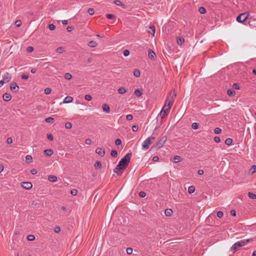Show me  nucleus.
<instances>
[{"mask_svg":"<svg viewBox=\"0 0 256 256\" xmlns=\"http://www.w3.org/2000/svg\"><path fill=\"white\" fill-rule=\"evenodd\" d=\"M244 246H245L244 240H240L238 242H236L231 247V250L233 252H234L238 250V248L242 247Z\"/></svg>","mask_w":256,"mask_h":256,"instance_id":"obj_6","label":"nucleus"},{"mask_svg":"<svg viewBox=\"0 0 256 256\" xmlns=\"http://www.w3.org/2000/svg\"><path fill=\"white\" fill-rule=\"evenodd\" d=\"M72 127V124L70 122H67L65 124V128L67 129H70Z\"/></svg>","mask_w":256,"mask_h":256,"instance_id":"obj_39","label":"nucleus"},{"mask_svg":"<svg viewBox=\"0 0 256 256\" xmlns=\"http://www.w3.org/2000/svg\"><path fill=\"white\" fill-rule=\"evenodd\" d=\"M232 142H233V140L232 138H228L225 140V144L227 146H230L232 144Z\"/></svg>","mask_w":256,"mask_h":256,"instance_id":"obj_28","label":"nucleus"},{"mask_svg":"<svg viewBox=\"0 0 256 256\" xmlns=\"http://www.w3.org/2000/svg\"><path fill=\"white\" fill-rule=\"evenodd\" d=\"M46 137L49 140L52 141L54 140V136L52 134H47Z\"/></svg>","mask_w":256,"mask_h":256,"instance_id":"obj_40","label":"nucleus"},{"mask_svg":"<svg viewBox=\"0 0 256 256\" xmlns=\"http://www.w3.org/2000/svg\"><path fill=\"white\" fill-rule=\"evenodd\" d=\"M195 190H196V188H195L194 186H191L188 188V192L189 194H192L194 192Z\"/></svg>","mask_w":256,"mask_h":256,"instance_id":"obj_23","label":"nucleus"},{"mask_svg":"<svg viewBox=\"0 0 256 256\" xmlns=\"http://www.w3.org/2000/svg\"><path fill=\"white\" fill-rule=\"evenodd\" d=\"M84 98L88 101H90L92 99V96L90 94H86L84 96Z\"/></svg>","mask_w":256,"mask_h":256,"instance_id":"obj_48","label":"nucleus"},{"mask_svg":"<svg viewBox=\"0 0 256 256\" xmlns=\"http://www.w3.org/2000/svg\"><path fill=\"white\" fill-rule=\"evenodd\" d=\"M32 156L30 155H27L26 156V161L28 162V163H30L32 162Z\"/></svg>","mask_w":256,"mask_h":256,"instance_id":"obj_31","label":"nucleus"},{"mask_svg":"<svg viewBox=\"0 0 256 256\" xmlns=\"http://www.w3.org/2000/svg\"><path fill=\"white\" fill-rule=\"evenodd\" d=\"M123 54L124 56H127L130 54V51L128 50H126L123 52Z\"/></svg>","mask_w":256,"mask_h":256,"instance_id":"obj_55","label":"nucleus"},{"mask_svg":"<svg viewBox=\"0 0 256 256\" xmlns=\"http://www.w3.org/2000/svg\"><path fill=\"white\" fill-rule=\"evenodd\" d=\"M248 12H244L242 14H239L236 17V20L237 22H239L244 24V22L246 20L247 18H248Z\"/></svg>","mask_w":256,"mask_h":256,"instance_id":"obj_5","label":"nucleus"},{"mask_svg":"<svg viewBox=\"0 0 256 256\" xmlns=\"http://www.w3.org/2000/svg\"><path fill=\"white\" fill-rule=\"evenodd\" d=\"M164 212L166 216H170L172 215L173 212L170 208H167L165 210Z\"/></svg>","mask_w":256,"mask_h":256,"instance_id":"obj_20","label":"nucleus"},{"mask_svg":"<svg viewBox=\"0 0 256 256\" xmlns=\"http://www.w3.org/2000/svg\"><path fill=\"white\" fill-rule=\"evenodd\" d=\"M134 94L136 96L140 97L142 95V90H140V89H136L134 90Z\"/></svg>","mask_w":256,"mask_h":256,"instance_id":"obj_22","label":"nucleus"},{"mask_svg":"<svg viewBox=\"0 0 256 256\" xmlns=\"http://www.w3.org/2000/svg\"><path fill=\"white\" fill-rule=\"evenodd\" d=\"M224 215L223 212L222 211H218L217 212L216 216L218 218H221Z\"/></svg>","mask_w":256,"mask_h":256,"instance_id":"obj_52","label":"nucleus"},{"mask_svg":"<svg viewBox=\"0 0 256 256\" xmlns=\"http://www.w3.org/2000/svg\"><path fill=\"white\" fill-rule=\"evenodd\" d=\"M35 239V237L34 235L30 234L27 236V240L29 241L34 240Z\"/></svg>","mask_w":256,"mask_h":256,"instance_id":"obj_41","label":"nucleus"},{"mask_svg":"<svg viewBox=\"0 0 256 256\" xmlns=\"http://www.w3.org/2000/svg\"><path fill=\"white\" fill-rule=\"evenodd\" d=\"M167 140V136H162L160 140L153 146L154 148L158 150L162 148L165 144Z\"/></svg>","mask_w":256,"mask_h":256,"instance_id":"obj_4","label":"nucleus"},{"mask_svg":"<svg viewBox=\"0 0 256 256\" xmlns=\"http://www.w3.org/2000/svg\"><path fill=\"white\" fill-rule=\"evenodd\" d=\"M106 18L110 20H112L115 17V16L112 14H106Z\"/></svg>","mask_w":256,"mask_h":256,"instance_id":"obj_49","label":"nucleus"},{"mask_svg":"<svg viewBox=\"0 0 256 256\" xmlns=\"http://www.w3.org/2000/svg\"><path fill=\"white\" fill-rule=\"evenodd\" d=\"M255 238H256L254 237V238H251L247 240H244V245L246 246L248 243L252 242Z\"/></svg>","mask_w":256,"mask_h":256,"instance_id":"obj_34","label":"nucleus"},{"mask_svg":"<svg viewBox=\"0 0 256 256\" xmlns=\"http://www.w3.org/2000/svg\"><path fill=\"white\" fill-rule=\"evenodd\" d=\"M232 89L234 90H240V87L237 83H234L232 86Z\"/></svg>","mask_w":256,"mask_h":256,"instance_id":"obj_42","label":"nucleus"},{"mask_svg":"<svg viewBox=\"0 0 256 256\" xmlns=\"http://www.w3.org/2000/svg\"><path fill=\"white\" fill-rule=\"evenodd\" d=\"M110 154L112 157L116 158L118 156V152L116 150H112Z\"/></svg>","mask_w":256,"mask_h":256,"instance_id":"obj_30","label":"nucleus"},{"mask_svg":"<svg viewBox=\"0 0 256 256\" xmlns=\"http://www.w3.org/2000/svg\"><path fill=\"white\" fill-rule=\"evenodd\" d=\"M182 160L181 156H175L174 158V162L175 163L180 162Z\"/></svg>","mask_w":256,"mask_h":256,"instance_id":"obj_21","label":"nucleus"},{"mask_svg":"<svg viewBox=\"0 0 256 256\" xmlns=\"http://www.w3.org/2000/svg\"><path fill=\"white\" fill-rule=\"evenodd\" d=\"M51 92H52V90L50 88H46L44 90V94H50Z\"/></svg>","mask_w":256,"mask_h":256,"instance_id":"obj_47","label":"nucleus"},{"mask_svg":"<svg viewBox=\"0 0 256 256\" xmlns=\"http://www.w3.org/2000/svg\"><path fill=\"white\" fill-rule=\"evenodd\" d=\"M172 94V91L170 92L169 96L167 97L165 102V104L160 112L162 118H164L168 114L170 108L173 104L174 99L176 96V94L174 90L172 96H171Z\"/></svg>","mask_w":256,"mask_h":256,"instance_id":"obj_2","label":"nucleus"},{"mask_svg":"<svg viewBox=\"0 0 256 256\" xmlns=\"http://www.w3.org/2000/svg\"><path fill=\"white\" fill-rule=\"evenodd\" d=\"M214 140L216 143H219L220 142V138L218 136H215L214 138Z\"/></svg>","mask_w":256,"mask_h":256,"instance_id":"obj_60","label":"nucleus"},{"mask_svg":"<svg viewBox=\"0 0 256 256\" xmlns=\"http://www.w3.org/2000/svg\"><path fill=\"white\" fill-rule=\"evenodd\" d=\"M10 90L12 92H16L19 90V86L14 82H12L10 84Z\"/></svg>","mask_w":256,"mask_h":256,"instance_id":"obj_7","label":"nucleus"},{"mask_svg":"<svg viewBox=\"0 0 256 256\" xmlns=\"http://www.w3.org/2000/svg\"><path fill=\"white\" fill-rule=\"evenodd\" d=\"M78 190L76 189H72L71 192L70 194L73 196H76L77 194Z\"/></svg>","mask_w":256,"mask_h":256,"instance_id":"obj_56","label":"nucleus"},{"mask_svg":"<svg viewBox=\"0 0 256 256\" xmlns=\"http://www.w3.org/2000/svg\"><path fill=\"white\" fill-rule=\"evenodd\" d=\"M96 152L100 156H104L105 154V150L102 148H98L96 150Z\"/></svg>","mask_w":256,"mask_h":256,"instance_id":"obj_8","label":"nucleus"},{"mask_svg":"<svg viewBox=\"0 0 256 256\" xmlns=\"http://www.w3.org/2000/svg\"><path fill=\"white\" fill-rule=\"evenodd\" d=\"M148 56L151 60H154L156 54L152 50L149 49L148 50Z\"/></svg>","mask_w":256,"mask_h":256,"instance_id":"obj_11","label":"nucleus"},{"mask_svg":"<svg viewBox=\"0 0 256 256\" xmlns=\"http://www.w3.org/2000/svg\"><path fill=\"white\" fill-rule=\"evenodd\" d=\"M177 43L179 45H182L184 42V39L182 36H178L176 38Z\"/></svg>","mask_w":256,"mask_h":256,"instance_id":"obj_16","label":"nucleus"},{"mask_svg":"<svg viewBox=\"0 0 256 256\" xmlns=\"http://www.w3.org/2000/svg\"><path fill=\"white\" fill-rule=\"evenodd\" d=\"M48 28L50 30H54L56 29V26L54 24H48Z\"/></svg>","mask_w":256,"mask_h":256,"instance_id":"obj_45","label":"nucleus"},{"mask_svg":"<svg viewBox=\"0 0 256 256\" xmlns=\"http://www.w3.org/2000/svg\"><path fill=\"white\" fill-rule=\"evenodd\" d=\"M155 139L156 137L153 136H151L147 138L143 142L142 145V149L147 150L149 148L150 145L154 142Z\"/></svg>","mask_w":256,"mask_h":256,"instance_id":"obj_3","label":"nucleus"},{"mask_svg":"<svg viewBox=\"0 0 256 256\" xmlns=\"http://www.w3.org/2000/svg\"><path fill=\"white\" fill-rule=\"evenodd\" d=\"M21 78H22V80H28V75H27V74H22V77H21Z\"/></svg>","mask_w":256,"mask_h":256,"instance_id":"obj_57","label":"nucleus"},{"mask_svg":"<svg viewBox=\"0 0 256 256\" xmlns=\"http://www.w3.org/2000/svg\"><path fill=\"white\" fill-rule=\"evenodd\" d=\"M15 24L16 27H18V28L20 27L22 24V21L20 20H16L15 22Z\"/></svg>","mask_w":256,"mask_h":256,"instance_id":"obj_43","label":"nucleus"},{"mask_svg":"<svg viewBox=\"0 0 256 256\" xmlns=\"http://www.w3.org/2000/svg\"><path fill=\"white\" fill-rule=\"evenodd\" d=\"M94 167L96 169H100L102 168V164L100 161L97 160L94 164Z\"/></svg>","mask_w":256,"mask_h":256,"instance_id":"obj_24","label":"nucleus"},{"mask_svg":"<svg viewBox=\"0 0 256 256\" xmlns=\"http://www.w3.org/2000/svg\"><path fill=\"white\" fill-rule=\"evenodd\" d=\"M118 93L120 94H124V93L126 92V90L124 88L120 87V88H119L118 89Z\"/></svg>","mask_w":256,"mask_h":256,"instance_id":"obj_27","label":"nucleus"},{"mask_svg":"<svg viewBox=\"0 0 256 256\" xmlns=\"http://www.w3.org/2000/svg\"><path fill=\"white\" fill-rule=\"evenodd\" d=\"M132 248H126V253L128 254H132Z\"/></svg>","mask_w":256,"mask_h":256,"instance_id":"obj_53","label":"nucleus"},{"mask_svg":"<svg viewBox=\"0 0 256 256\" xmlns=\"http://www.w3.org/2000/svg\"><path fill=\"white\" fill-rule=\"evenodd\" d=\"M44 120L46 122L52 124L54 122V119L52 117H48V118H46Z\"/></svg>","mask_w":256,"mask_h":256,"instance_id":"obj_26","label":"nucleus"},{"mask_svg":"<svg viewBox=\"0 0 256 256\" xmlns=\"http://www.w3.org/2000/svg\"><path fill=\"white\" fill-rule=\"evenodd\" d=\"M4 100L6 102H8L12 98V96L10 94L8 93H5L3 94L2 96Z\"/></svg>","mask_w":256,"mask_h":256,"instance_id":"obj_12","label":"nucleus"},{"mask_svg":"<svg viewBox=\"0 0 256 256\" xmlns=\"http://www.w3.org/2000/svg\"><path fill=\"white\" fill-rule=\"evenodd\" d=\"M146 196V194L145 193V192H143V191H142V192H139V196L140 197V198H144Z\"/></svg>","mask_w":256,"mask_h":256,"instance_id":"obj_54","label":"nucleus"},{"mask_svg":"<svg viewBox=\"0 0 256 256\" xmlns=\"http://www.w3.org/2000/svg\"><path fill=\"white\" fill-rule=\"evenodd\" d=\"M248 197L251 199H252V200L256 199V194H255L252 193L251 192H249L248 193Z\"/></svg>","mask_w":256,"mask_h":256,"instance_id":"obj_29","label":"nucleus"},{"mask_svg":"<svg viewBox=\"0 0 256 256\" xmlns=\"http://www.w3.org/2000/svg\"><path fill=\"white\" fill-rule=\"evenodd\" d=\"M64 77L66 80H70L72 78V76L70 74L67 72L65 74Z\"/></svg>","mask_w":256,"mask_h":256,"instance_id":"obj_36","label":"nucleus"},{"mask_svg":"<svg viewBox=\"0 0 256 256\" xmlns=\"http://www.w3.org/2000/svg\"><path fill=\"white\" fill-rule=\"evenodd\" d=\"M12 78L10 74L8 72H6L2 76V80L6 83L9 82Z\"/></svg>","mask_w":256,"mask_h":256,"instance_id":"obj_10","label":"nucleus"},{"mask_svg":"<svg viewBox=\"0 0 256 256\" xmlns=\"http://www.w3.org/2000/svg\"><path fill=\"white\" fill-rule=\"evenodd\" d=\"M227 94L230 96H234L236 94V92L232 88L228 89L227 91Z\"/></svg>","mask_w":256,"mask_h":256,"instance_id":"obj_18","label":"nucleus"},{"mask_svg":"<svg viewBox=\"0 0 256 256\" xmlns=\"http://www.w3.org/2000/svg\"><path fill=\"white\" fill-rule=\"evenodd\" d=\"M133 118V116L132 114H128L126 116V119L127 120H131Z\"/></svg>","mask_w":256,"mask_h":256,"instance_id":"obj_58","label":"nucleus"},{"mask_svg":"<svg viewBox=\"0 0 256 256\" xmlns=\"http://www.w3.org/2000/svg\"><path fill=\"white\" fill-rule=\"evenodd\" d=\"M64 52V49L62 47L60 46L56 49V52L58 54H62Z\"/></svg>","mask_w":256,"mask_h":256,"instance_id":"obj_35","label":"nucleus"},{"mask_svg":"<svg viewBox=\"0 0 256 256\" xmlns=\"http://www.w3.org/2000/svg\"><path fill=\"white\" fill-rule=\"evenodd\" d=\"M114 4H115L117 6H121L122 8H125L126 5L123 4L120 0H116L114 2Z\"/></svg>","mask_w":256,"mask_h":256,"instance_id":"obj_19","label":"nucleus"},{"mask_svg":"<svg viewBox=\"0 0 256 256\" xmlns=\"http://www.w3.org/2000/svg\"><path fill=\"white\" fill-rule=\"evenodd\" d=\"M48 179L51 182H56L58 180L57 177L54 175L48 176Z\"/></svg>","mask_w":256,"mask_h":256,"instance_id":"obj_17","label":"nucleus"},{"mask_svg":"<svg viewBox=\"0 0 256 256\" xmlns=\"http://www.w3.org/2000/svg\"><path fill=\"white\" fill-rule=\"evenodd\" d=\"M73 100V98L70 96H67L65 98L64 100H63V103L68 104L72 102Z\"/></svg>","mask_w":256,"mask_h":256,"instance_id":"obj_15","label":"nucleus"},{"mask_svg":"<svg viewBox=\"0 0 256 256\" xmlns=\"http://www.w3.org/2000/svg\"><path fill=\"white\" fill-rule=\"evenodd\" d=\"M149 28L152 30V31L153 32V35L154 36V33H155V31H156V28H155V26H152L150 25V26H149Z\"/></svg>","mask_w":256,"mask_h":256,"instance_id":"obj_59","label":"nucleus"},{"mask_svg":"<svg viewBox=\"0 0 256 256\" xmlns=\"http://www.w3.org/2000/svg\"><path fill=\"white\" fill-rule=\"evenodd\" d=\"M134 74L136 77H139L140 74V72L138 69H136L134 72Z\"/></svg>","mask_w":256,"mask_h":256,"instance_id":"obj_33","label":"nucleus"},{"mask_svg":"<svg viewBox=\"0 0 256 256\" xmlns=\"http://www.w3.org/2000/svg\"><path fill=\"white\" fill-rule=\"evenodd\" d=\"M88 46L91 48H94L97 46V43L94 40H92L88 42Z\"/></svg>","mask_w":256,"mask_h":256,"instance_id":"obj_25","label":"nucleus"},{"mask_svg":"<svg viewBox=\"0 0 256 256\" xmlns=\"http://www.w3.org/2000/svg\"><path fill=\"white\" fill-rule=\"evenodd\" d=\"M88 12L90 14V15H93L94 13V8H89L88 10Z\"/></svg>","mask_w":256,"mask_h":256,"instance_id":"obj_46","label":"nucleus"},{"mask_svg":"<svg viewBox=\"0 0 256 256\" xmlns=\"http://www.w3.org/2000/svg\"><path fill=\"white\" fill-rule=\"evenodd\" d=\"M250 172L252 173V174H253L256 172V165H253L252 166V168L250 170Z\"/></svg>","mask_w":256,"mask_h":256,"instance_id":"obj_38","label":"nucleus"},{"mask_svg":"<svg viewBox=\"0 0 256 256\" xmlns=\"http://www.w3.org/2000/svg\"><path fill=\"white\" fill-rule=\"evenodd\" d=\"M73 30H74V27L72 26H68L66 28V30H68V32H69L72 31Z\"/></svg>","mask_w":256,"mask_h":256,"instance_id":"obj_64","label":"nucleus"},{"mask_svg":"<svg viewBox=\"0 0 256 256\" xmlns=\"http://www.w3.org/2000/svg\"><path fill=\"white\" fill-rule=\"evenodd\" d=\"M34 48L32 46H28L27 48H26V51L28 52H32L34 51Z\"/></svg>","mask_w":256,"mask_h":256,"instance_id":"obj_50","label":"nucleus"},{"mask_svg":"<svg viewBox=\"0 0 256 256\" xmlns=\"http://www.w3.org/2000/svg\"><path fill=\"white\" fill-rule=\"evenodd\" d=\"M138 127L136 125H134L132 126V130L134 132H136L138 130Z\"/></svg>","mask_w":256,"mask_h":256,"instance_id":"obj_62","label":"nucleus"},{"mask_svg":"<svg viewBox=\"0 0 256 256\" xmlns=\"http://www.w3.org/2000/svg\"><path fill=\"white\" fill-rule=\"evenodd\" d=\"M102 108L104 112L109 113L110 112V106L108 104H104L102 105Z\"/></svg>","mask_w":256,"mask_h":256,"instance_id":"obj_13","label":"nucleus"},{"mask_svg":"<svg viewBox=\"0 0 256 256\" xmlns=\"http://www.w3.org/2000/svg\"><path fill=\"white\" fill-rule=\"evenodd\" d=\"M115 144L117 146L121 145L122 144V140H120V139H119V138L116 139L115 141Z\"/></svg>","mask_w":256,"mask_h":256,"instance_id":"obj_51","label":"nucleus"},{"mask_svg":"<svg viewBox=\"0 0 256 256\" xmlns=\"http://www.w3.org/2000/svg\"><path fill=\"white\" fill-rule=\"evenodd\" d=\"M22 186L24 188L30 190L32 188V185L30 182H23L22 183Z\"/></svg>","mask_w":256,"mask_h":256,"instance_id":"obj_9","label":"nucleus"},{"mask_svg":"<svg viewBox=\"0 0 256 256\" xmlns=\"http://www.w3.org/2000/svg\"><path fill=\"white\" fill-rule=\"evenodd\" d=\"M192 128L194 130H197L198 128V124L197 122H194L192 124Z\"/></svg>","mask_w":256,"mask_h":256,"instance_id":"obj_37","label":"nucleus"},{"mask_svg":"<svg viewBox=\"0 0 256 256\" xmlns=\"http://www.w3.org/2000/svg\"><path fill=\"white\" fill-rule=\"evenodd\" d=\"M54 231L56 233H58L60 231V228L59 226H56L54 228Z\"/></svg>","mask_w":256,"mask_h":256,"instance_id":"obj_61","label":"nucleus"},{"mask_svg":"<svg viewBox=\"0 0 256 256\" xmlns=\"http://www.w3.org/2000/svg\"><path fill=\"white\" fill-rule=\"evenodd\" d=\"M54 153V151L51 149H47L44 151V154L48 156H51Z\"/></svg>","mask_w":256,"mask_h":256,"instance_id":"obj_14","label":"nucleus"},{"mask_svg":"<svg viewBox=\"0 0 256 256\" xmlns=\"http://www.w3.org/2000/svg\"><path fill=\"white\" fill-rule=\"evenodd\" d=\"M198 12L202 14H204L206 12V10L204 7L201 6L198 8Z\"/></svg>","mask_w":256,"mask_h":256,"instance_id":"obj_32","label":"nucleus"},{"mask_svg":"<svg viewBox=\"0 0 256 256\" xmlns=\"http://www.w3.org/2000/svg\"><path fill=\"white\" fill-rule=\"evenodd\" d=\"M132 156V152H130L126 154L118 162V165L114 170V172L116 173L118 176H120L123 171L128 166L130 162V158Z\"/></svg>","mask_w":256,"mask_h":256,"instance_id":"obj_1","label":"nucleus"},{"mask_svg":"<svg viewBox=\"0 0 256 256\" xmlns=\"http://www.w3.org/2000/svg\"><path fill=\"white\" fill-rule=\"evenodd\" d=\"M222 132V130L220 128H216L214 130V132L216 134H220Z\"/></svg>","mask_w":256,"mask_h":256,"instance_id":"obj_44","label":"nucleus"},{"mask_svg":"<svg viewBox=\"0 0 256 256\" xmlns=\"http://www.w3.org/2000/svg\"><path fill=\"white\" fill-rule=\"evenodd\" d=\"M6 142L8 144H10L12 142V138H8L6 140Z\"/></svg>","mask_w":256,"mask_h":256,"instance_id":"obj_63","label":"nucleus"}]
</instances>
